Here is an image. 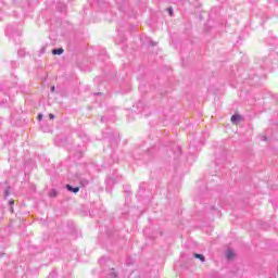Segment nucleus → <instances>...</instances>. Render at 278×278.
Instances as JSON below:
<instances>
[{
    "instance_id": "obj_1",
    "label": "nucleus",
    "mask_w": 278,
    "mask_h": 278,
    "mask_svg": "<svg viewBox=\"0 0 278 278\" xmlns=\"http://www.w3.org/2000/svg\"><path fill=\"white\" fill-rule=\"evenodd\" d=\"M230 121L233 125H240V123H242V115L235 114L231 116Z\"/></svg>"
},
{
    "instance_id": "obj_2",
    "label": "nucleus",
    "mask_w": 278,
    "mask_h": 278,
    "mask_svg": "<svg viewBox=\"0 0 278 278\" xmlns=\"http://www.w3.org/2000/svg\"><path fill=\"white\" fill-rule=\"evenodd\" d=\"M63 53H64V49L62 48L52 50L53 55H62Z\"/></svg>"
},
{
    "instance_id": "obj_3",
    "label": "nucleus",
    "mask_w": 278,
    "mask_h": 278,
    "mask_svg": "<svg viewBox=\"0 0 278 278\" xmlns=\"http://www.w3.org/2000/svg\"><path fill=\"white\" fill-rule=\"evenodd\" d=\"M66 189L70 190V192H79V187L73 188L71 185H66Z\"/></svg>"
},
{
    "instance_id": "obj_4",
    "label": "nucleus",
    "mask_w": 278,
    "mask_h": 278,
    "mask_svg": "<svg viewBox=\"0 0 278 278\" xmlns=\"http://www.w3.org/2000/svg\"><path fill=\"white\" fill-rule=\"evenodd\" d=\"M226 257H227V260H233V251H231V250L227 251Z\"/></svg>"
},
{
    "instance_id": "obj_5",
    "label": "nucleus",
    "mask_w": 278,
    "mask_h": 278,
    "mask_svg": "<svg viewBox=\"0 0 278 278\" xmlns=\"http://www.w3.org/2000/svg\"><path fill=\"white\" fill-rule=\"evenodd\" d=\"M194 257L201 262H205V256H203V254H194Z\"/></svg>"
},
{
    "instance_id": "obj_6",
    "label": "nucleus",
    "mask_w": 278,
    "mask_h": 278,
    "mask_svg": "<svg viewBox=\"0 0 278 278\" xmlns=\"http://www.w3.org/2000/svg\"><path fill=\"white\" fill-rule=\"evenodd\" d=\"M50 197H58V191L56 190H52L50 192Z\"/></svg>"
},
{
    "instance_id": "obj_7",
    "label": "nucleus",
    "mask_w": 278,
    "mask_h": 278,
    "mask_svg": "<svg viewBox=\"0 0 278 278\" xmlns=\"http://www.w3.org/2000/svg\"><path fill=\"white\" fill-rule=\"evenodd\" d=\"M167 12H168L169 16H173V8H168Z\"/></svg>"
},
{
    "instance_id": "obj_8",
    "label": "nucleus",
    "mask_w": 278,
    "mask_h": 278,
    "mask_svg": "<svg viewBox=\"0 0 278 278\" xmlns=\"http://www.w3.org/2000/svg\"><path fill=\"white\" fill-rule=\"evenodd\" d=\"M49 118H50V121H53V118H55V115H53V114H49Z\"/></svg>"
},
{
    "instance_id": "obj_9",
    "label": "nucleus",
    "mask_w": 278,
    "mask_h": 278,
    "mask_svg": "<svg viewBox=\"0 0 278 278\" xmlns=\"http://www.w3.org/2000/svg\"><path fill=\"white\" fill-rule=\"evenodd\" d=\"M37 119H38V121H42V114H39V115L37 116Z\"/></svg>"
},
{
    "instance_id": "obj_10",
    "label": "nucleus",
    "mask_w": 278,
    "mask_h": 278,
    "mask_svg": "<svg viewBox=\"0 0 278 278\" xmlns=\"http://www.w3.org/2000/svg\"><path fill=\"white\" fill-rule=\"evenodd\" d=\"M51 91H52V92H55V86H52V87H51Z\"/></svg>"
},
{
    "instance_id": "obj_11",
    "label": "nucleus",
    "mask_w": 278,
    "mask_h": 278,
    "mask_svg": "<svg viewBox=\"0 0 278 278\" xmlns=\"http://www.w3.org/2000/svg\"><path fill=\"white\" fill-rule=\"evenodd\" d=\"M9 203L10 205H14V200H11Z\"/></svg>"
}]
</instances>
